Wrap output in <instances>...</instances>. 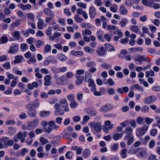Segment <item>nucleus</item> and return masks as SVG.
<instances>
[{
  "label": "nucleus",
  "mask_w": 160,
  "mask_h": 160,
  "mask_svg": "<svg viewBox=\"0 0 160 160\" xmlns=\"http://www.w3.org/2000/svg\"><path fill=\"white\" fill-rule=\"evenodd\" d=\"M14 142L13 140L9 139L7 137H2L0 138V149L7 148L13 145Z\"/></svg>",
  "instance_id": "f257e3e1"
},
{
  "label": "nucleus",
  "mask_w": 160,
  "mask_h": 160,
  "mask_svg": "<svg viewBox=\"0 0 160 160\" xmlns=\"http://www.w3.org/2000/svg\"><path fill=\"white\" fill-rule=\"evenodd\" d=\"M39 119H35L32 121L27 122L26 125H23L22 128L24 130H31L37 127L38 124Z\"/></svg>",
  "instance_id": "f03ea898"
},
{
  "label": "nucleus",
  "mask_w": 160,
  "mask_h": 160,
  "mask_svg": "<svg viewBox=\"0 0 160 160\" xmlns=\"http://www.w3.org/2000/svg\"><path fill=\"white\" fill-rule=\"evenodd\" d=\"M148 128V126L146 125L142 126L141 128H137L136 130V136L138 137L143 136L146 133Z\"/></svg>",
  "instance_id": "7ed1b4c3"
},
{
  "label": "nucleus",
  "mask_w": 160,
  "mask_h": 160,
  "mask_svg": "<svg viewBox=\"0 0 160 160\" xmlns=\"http://www.w3.org/2000/svg\"><path fill=\"white\" fill-rule=\"evenodd\" d=\"M134 153L138 157H143L146 155L147 151L143 148H136L134 150Z\"/></svg>",
  "instance_id": "20e7f679"
},
{
  "label": "nucleus",
  "mask_w": 160,
  "mask_h": 160,
  "mask_svg": "<svg viewBox=\"0 0 160 160\" xmlns=\"http://www.w3.org/2000/svg\"><path fill=\"white\" fill-rule=\"evenodd\" d=\"M57 62L55 57L52 55L48 56L44 60L43 64L45 65L48 66L50 63L55 64Z\"/></svg>",
  "instance_id": "39448f33"
},
{
  "label": "nucleus",
  "mask_w": 160,
  "mask_h": 160,
  "mask_svg": "<svg viewBox=\"0 0 160 160\" xmlns=\"http://www.w3.org/2000/svg\"><path fill=\"white\" fill-rule=\"evenodd\" d=\"M135 62L138 61L140 63H141L143 61L150 62V59L145 56H141L139 55L137 56V57L135 58Z\"/></svg>",
  "instance_id": "423d86ee"
},
{
  "label": "nucleus",
  "mask_w": 160,
  "mask_h": 160,
  "mask_svg": "<svg viewBox=\"0 0 160 160\" xmlns=\"http://www.w3.org/2000/svg\"><path fill=\"white\" fill-rule=\"evenodd\" d=\"M156 100V97L153 96H152L146 98L144 100L143 102L146 104H149L154 103Z\"/></svg>",
  "instance_id": "0eeeda50"
},
{
  "label": "nucleus",
  "mask_w": 160,
  "mask_h": 160,
  "mask_svg": "<svg viewBox=\"0 0 160 160\" xmlns=\"http://www.w3.org/2000/svg\"><path fill=\"white\" fill-rule=\"evenodd\" d=\"M19 46L15 43L12 44L10 48L9 52L13 54L17 53L18 51Z\"/></svg>",
  "instance_id": "6e6552de"
},
{
  "label": "nucleus",
  "mask_w": 160,
  "mask_h": 160,
  "mask_svg": "<svg viewBox=\"0 0 160 160\" xmlns=\"http://www.w3.org/2000/svg\"><path fill=\"white\" fill-rule=\"evenodd\" d=\"M113 108V106L109 104H107L99 108V111L100 112H105L112 110Z\"/></svg>",
  "instance_id": "1a4fd4ad"
},
{
  "label": "nucleus",
  "mask_w": 160,
  "mask_h": 160,
  "mask_svg": "<svg viewBox=\"0 0 160 160\" xmlns=\"http://www.w3.org/2000/svg\"><path fill=\"white\" fill-rule=\"evenodd\" d=\"M60 103L61 107L64 109L65 111L68 112L69 111L68 104L66 99H62L60 101Z\"/></svg>",
  "instance_id": "9d476101"
},
{
  "label": "nucleus",
  "mask_w": 160,
  "mask_h": 160,
  "mask_svg": "<svg viewBox=\"0 0 160 160\" xmlns=\"http://www.w3.org/2000/svg\"><path fill=\"white\" fill-rule=\"evenodd\" d=\"M124 141L127 142V144L130 145L134 141L133 135H126L124 138Z\"/></svg>",
  "instance_id": "9b49d317"
},
{
  "label": "nucleus",
  "mask_w": 160,
  "mask_h": 160,
  "mask_svg": "<svg viewBox=\"0 0 160 160\" xmlns=\"http://www.w3.org/2000/svg\"><path fill=\"white\" fill-rule=\"evenodd\" d=\"M67 79L64 76H61L56 80V82L59 85H64L66 83Z\"/></svg>",
  "instance_id": "f8f14e48"
},
{
  "label": "nucleus",
  "mask_w": 160,
  "mask_h": 160,
  "mask_svg": "<svg viewBox=\"0 0 160 160\" xmlns=\"http://www.w3.org/2000/svg\"><path fill=\"white\" fill-rule=\"evenodd\" d=\"M119 11L121 15H126L128 12L127 8L123 5H120Z\"/></svg>",
  "instance_id": "ddd939ff"
},
{
  "label": "nucleus",
  "mask_w": 160,
  "mask_h": 160,
  "mask_svg": "<svg viewBox=\"0 0 160 160\" xmlns=\"http://www.w3.org/2000/svg\"><path fill=\"white\" fill-rule=\"evenodd\" d=\"M96 51L98 56H103L105 54L106 50L104 47H101L98 48Z\"/></svg>",
  "instance_id": "4468645a"
},
{
  "label": "nucleus",
  "mask_w": 160,
  "mask_h": 160,
  "mask_svg": "<svg viewBox=\"0 0 160 160\" xmlns=\"http://www.w3.org/2000/svg\"><path fill=\"white\" fill-rule=\"evenodd\" d=\"M51 77L49 75H47L44 77V84L45 86H48L51 84L52 82L51 81Z\"/></svg>",
  "instance_id": "2eb2a0df"
},
{
  "label": "nucleus",
  "mask_w": 160,
  "mask_h": 160,
  "mask_svg": "<svg viewBox=\"0 0 160 160\" xmlns=\"http://www.w3.org/2000/svg\"><path fill=\"white\" fill-rule=\"evenodd\" d=\"M89 15L91 18H94L96 14V11L95 8L93 6L91 7L89 10Z\"/></svg>",
  "instance_id": "dca6fc26"
},
{
  "label": "nucleus",
  "mask_w": 160,
  "mask_h": 160,
  "mask_svg": "<svg viewBox=\"0 0 160 160\" xmlns=\"http://www.w3.org/2000/svg\"><path fill=\"white\" fill-rule=\"evenodd\" d=\"M57 59L59 61L64 62L67 59V57L64 54L62 53H59L56 56Z\"/></svg>",
  "instance_id": "f3484780"
},
{
  "label": "nucleus",
  "mask_w": 160,
  "mask_h": 160,
  "mask_svg": "<svg viewBox=\"0 0 160 160\" xmlns=\"http://www.w3.org/2000/svg\"><path fill=\"white\" fill-rule=\"evenodd\" d=\"M92 75L88 71H86L85 72L84 81L86 82H88L92 79Z\"/></svg>",
  "instance_id": "a211bd4d"
},
{
  "label": "nucleus",
  "mask_w": 160,
  "mask_h": 160,
  "mask_svg": "<svg viewBox=\"0 0 160 160\" xmlns=\"http://www.w3.org/2000/svg\"><path fill=\"white\" fill-rule=\"evenodd\" d=\"M75 77L77 78V80L76 82V84L77 85H79L81 84L84 80V76L78 75H75Z\"/></svg>",
  "instance_id": "6ab92c4d"
},
{
  "label": "nucleus",
  "mask_w": 160,
  "mask_h": 160,
  "mask_svg": "<svg viewBox=\"0 0 160 160\" xmlns=\"http://www.w3.org/2000/svg\"><path fill=\"white\" fill-rule=\"evenodd\" d=\"M18 6L21 8V9L24 10H29L31 8V6L30 4H28L26 5H24L21 3L18 4Z\"/></svg>",
  "instance_id": "aec40b11"
},
{
  "label": "nucleus",
  "mask_w": 160,
  "mask_h": 160,
  "mask_svg": "<svg viewBox=\"0 0 160 160\" xmlns=\"http://www.w3.org/2000/svg\"><path fill=\"white\" fill-rule=\"evenodd\" d=\"M50 113V112L49 111H42L40 112L39 115L41 117L45 118L49 116Z\"/></svg>",
  "instance_id": "412c9836"
},
{
  "label": "nucleus",
  "mask_w": 160,
  "mask_h": 160,
  "mask_svg": "<svg viewBox=\"0 0 160 160\" xmlns=\"http://www.w3.org/2000/svg\"><path fill=\"white\" fill-rule=\"evenodd\" d=\"M102 125L100 123L96 122L93 126L94 130L97 132H99L102 129Z\"/></svg>",
  "instance_id": "4be33fe9"
},
{
  "label": "nucleus",
  "mask_w": 160,
  "mask_h": 160,
  "mask_svg": "<svg viewBox=\"0 0 160 160\" xmlns=\"http://www.w3.org/2000/svg\"><path fill=\"white\" fill-rule=\"evenodd\" d=\"M133 129L131 126H128L125 128V132L126 135H133Z\"/></svg>",
  "instance_id": "5701e85b"
},
{
  "label": "nucleus",
  "mask_w": 160,
  "mask_h": 160,
  "mask_svg": "<svg viewBox=\"0 0 160 160\" xmlns=\"http://www.w3.org/2000/svg\"><path fill=\"white\" fill-rule=\"evenodd\" d=\"M71 55L77 57H79L82 56L83 54V52L81 51H76L74 50L72 51L71 52Z\"/></svg>",
  "instance_id": "b1692460"
},
{
  "label": "nucleus",
  "mask_w": 160,
  "mask_h": 160,
  "mask_svg": "<svg viewBox=\"0 0 160 160\" xmlns=\"http://www.w3.org/2000/svg\"><path fill=\"white\" fill-rule=\"evenodd\" d=\"M43 12L46 15L50 16H53L54 15L53 12L49 8H45L44 9Z\"/></svg>",
  "instance_id": "393cba45"
},
{
  "label": "nucleus",
  "mask_w": 160,
  "mask_h": 160,
  "mask_svg": "<svg viewBox=\"0 0 160 160\" xmlns=\"http://www.w3.org/2000/svg\"><path fill=\"white\" fill-rule=\"evenodd\" d=\"M15 59L14 61V62L15 64L20 62L22 61L23 57L22 55H17L15 57Z\"/></svg>",
  "instance_id": "a878e982"
},
{
  "label": "nucleus",
  "mask_w": 160,
  "mask_h": 160,
  "mask_svg": "<svg viewBox=\"0 0 160 160\" xmlns=\"http://www.w3.org/2000/svg\"><path fill=\"white\" fill-rule=\"evenodd\" d=\"M90 155V151L88 149L84 150L82 153V156L84 158H86Z\"/></svg>",
  "instance_id": "bb28decb"
},
{
  "label": "nucleus",
  "mask_w": 160,
  "mask_h": 160,
  "mask_svg": "<svg viewBox=\"0 0 160 160\" xmlns=\"http://www.w3.org/2000/svg\"><path fill=\"white\" fill-rule=\"evenodd\" d=\"M123 135V133L122 132L117 133L113 135V138L114 140L117 141L122 138Z\"/></svg>",
  "instance_id": "cd10ccee"
},
{
  "label": "nucleus",
  "mask_w": 160,
  "mask_h": 160,
  "mask_svg": "<svg viewBox=\"0 0 160 160\" xmlns=\"http://www.w3.org/2000/svg\"><path fill=\"white\" fill-rule=\"evenodd\" d=\"M87 113L92 116H94L96 115L97 112L94 108H91L89 109Z\"/></svg>",
  "instance_id": "c85d7f7f"
},
{
  "label": "nucleus",
  "mask_w": 160,
  "mask_h": 160,
  "mask_svg": "<svg viewBox=\"0 0 160 160\" xmlns=\"http://www.w3.org/2000/svg\"><path fill=\"white\" fill-rule=\"evenodd\" d=\"M103 32L101 31H99L97 32L96 33V36L98 39H99L101 41H103Z\"/></svg>",
  "instance_id": "c756f323"
},
{
  "label": "nucleus",
  "mask_w": 160,
  "mask_h": 160,
  "mask_svg": "<svg viewBox=\"0 0 160 160\" xmlns=\"http://www.w3.org/2000/svg\"><path fill=\"white\" fill-rule=\"evenodd\" d=\"M128 22V20L126 18H123L121 21L120 22V26L121 27H123L125 26Z\"/></svg>",
  "instance_id": "7c9ffc66"
},
{
  "label": "nucleus",
  "mask_w": 160,
  "mask_h": 160,
  "mask_svg": "<svg viewBox=\"0 0 160 160\" xmlns=\"http://www.w3.org/2000/svg\"><path fill=\"white\" fill-rule=\"evenodd\" d=\"M61 34L60 32H55L52 36L49 37L51 40L52 41H53L57 38L60 37L61 36Z\"/></svg>",
  "instance_id": "2f4dec72"
},
{
  "label": "nucleus",
  "mask_w": 160,
  "mask_h": 160,
  "mask_svg": "<svg viewBox=\"0 0 160 160\" xmlns=\"http://www.w3.org/2000/svg\"><path fill=\"white\" fill-rule=\"evenodd\" d=\"M127 150L126 149H123L121 151L120 156L123 159L126 158L127 156Z\"/></svg>",
  "instance_id": "473e14b6"
},
{
  "label": "nucleus",
  "mask_w": 160,
  "mask_h": 160,
  "mask_svg": "<svg viewBox=\"0 0 160 160\" xmlns=\"http://www.w3.org/2000/svg\"><path fill=\"white\" fill-rule=\"evenodd\" d=\"M96 63L94 61H92L86 63V66L88 68H90L96 66Z\"/></svg>",
  "instance_id": "72a5a7b5"
},
{
  "label": "nucleus",
  "mask_w": 160,
  "mask_h": 160,
  "mask_svg": "<svg viewBox=\"0 0 160 160\" xmlns=\"http://www.w3.org/2000/svg\"><path fill=\"white\" fill-rule=\"evenodd\" d=\"M44 22L42 19H39V21L37 22V27L38 29H43Z\"/></svg>",
  "instance_id": "f704fd0d"
},
{
  "label": "nucleus",
  "mask_w": 160,
  "mask_h": 160,
  "mask_svg": "<svg viewBox=\"0 0 160 160\" xmlns=\"http://www.w3.org/2000/svg\"><path fill=\"white\" fill-rule=\"evenodd\" d=\"M127 53V51L126 50H122L121 51V52L119 54L118 56L121 58H125Z\"/></svg>",
  "instance_id": "c9c22d12"
},
{
  "label": "nucleus",
  "mask_w": 160,
  "mask_h": 160,
  "mask_svg": "<svg viewBox=\"0 0 160 160\" xmlns=\"http://www.w3.org/2000/svg\"><path fill=\"white\" fill-rule=\"evenodd\" d=\"M70 132L65 128L62 133L63 137L64 138H68L69 136Z\"/></svg>",
  "instance_id": "e433bc0d"
},
{
  "label": "nucleus",
  "mask_w": 160,
  "mask_h": 160,
  "mask_svg": "<svg viewBox=\"0 0 160 160\" xmlns=\"http://www.w3.org/2000/svg\"><path fill=\"white\" fill-rule=\"evenodd\" d=\"M17 136L18 138L20 140L21 142H24L25 139L23 137V133L21 132H19L17 133Z\"/></svg>",
  "instance_id": "4c0bfd02"
},
{
  "label": "nucleus",
  "mask_w": 160,
  "mask_h": 160,
  "mask_svg": "<svg viewBox=\"0 0 160 160\" xmlns=\"http://www.w3.org/2000/svg\"><path fill=\"white\" fill-rule=\"evenodd\" d=\"M8 133L11 135H12L15 134L17 130V129L15 128H12L10 127L8 128Z\"/></svg>",
  "instance_id": "58836bf2"
},
{
  "label": "nucleus",
  "mask_w": 160,
  "mask_h": 160,
  "mask_svg": "<svg viewBox=\"0 0 160 160\" xmlns=\"http://www.w3.org/2000/svg\"><path fill=\"white\" fill-rule=\"evenodd\" d=\"M118 8V6L116 4H114L110 7V10L113 12H117Z\"/></svg>",
  "instance_id": "ea45409f"
},
{
  "label": "nucleus",
  "mask_w": 160,
  "mask_h": 160,
  "mask_svg": "<svg viewBox=\"0 0 160 160\" xmlns=\"http://www.w3.org/2000/svg\"><path fill=\"white\" fill-rule=\"evenodd\" d=\"M101 66L102 68H105L107 69H108L112 67L111 65L106 63H102Z\"/></svg>",
  "instance_id": "a19ab883"
},
{
  "label": "nucleus",
  "mask_w": 160,
  "mask_h": 160,
  "mask_svg": "<svg viewBox=\"0 0 160 160\" xmlns=\"http://www.w3.org/2000/svg\"><path fill=\"white\" fill-rule=\"evenodd\" d=\"M73 153L71 151H68L65 154V157L66 158L71 159L73 157Z\"/></svg>",
  "instance_id": "79ce46f5"
},
{
  "label": "nucleus",
  "mask_w": 160,
  "mask_h": 160,
  "mask_svg": "<svg viewBox=\"0 0 160 160\" xmlns=\"http://www.w3.org/2000/svg\"><path fill=\"white\" fill-rule=\"evenodd\" d=\"M20 48L21 51H24L28 49V46L26 44L22 43L21 44Z\"/></svg>",
  "instance_id": "37998d69"
},
{
  "label": "nucleus",
  "mask_w": 160,
  "mask_h": 160,
  "mask_svg": "<svg viewBox=\"0 0 160 160\" xmlns=\"http://www.w3.org/2000/svg\"><path fill=\"white\" fill-rule=\"evenodd\" d=\"M36 62V60L35 56H32L27 61V62L28 64H31L32 63Z\"/></svg>",
  "instance_id": "c03bdc74"
},
{
  "label": "nucleus",
  "mask_w": 160,
  "mask_h": 160,
  "mask_svg": "<svg viewBox=\"0 0 160 160\" xmlns=\"http://www.w3.org/2000/svg\"><path fill=\"white\" fill-rule=\"evenodd\" d=\"M130 119H129L120 123V125L123 127H126L128 126L130 124Z\"/></svg>",
  "instance_id": "a18cd8bd"
},
{
  "label": "nucleus",
  "mask_w": 160,
  "mask_h": 160,
  "mask_svg": "<svg viewBox=\"0 0 160 160\" xmlns=\"http://www.w3.org/2000/svg\"><path fill=\"white\" fill-rule=\"evenodd\" d=\"M51 49V46L49 44H47L44 46V50L45 53H48L50 51Z\"/></svg>",
  "instance_id": "49530a36"
},
{
  "label": "nucleus",
  "mask_w": 160,
  "mask_h": 160,
  "mask_svg": "<svg viewBox=\"0 0 160 160\" xmlns=\"http://www.w3.org/2000/svg\"><path fill=\"white\" fill-rule=\"evenodd\" d=\"M105 46L107 48V50L109 51H114L115 50V48L112 46L108 44H105Z\"/></svg>",
  "instance_id": "de8ad7c7"
},
{
  "label": "nucleus",
  "mask_w": 160,
  "mask_h": 160,
  "mask_svg": "<svg viewBox=\"0 0 160 160\" xmlns=\"http://www.w3.org/2000/svg\"><path fill=\"white\" fill-rule=\"evenodd\" d=\"M92 33L91 31L86 29L85 31H82V34L83 36H85L86 35H90Z\"/></svg>",
  "instance_id": "09e8293b"
},
{
  "label": "nucleus",
  "mask_w": 160,
  "mask_h": 160,
  "mask_svg": "<svg viewBox=\"0 0 160 160\" xmlns=\"http://www.w3.org/2000/svg\"><path fill=\"white\" fill-rule=\"evenodd\" d=\"M130 30L135 33H137L139 29L137 26L134 25L131 26L130 28Z\"/></svg>",
  "instance_id": "8fccbe9b"
},
{
  "label": "nucleus",
  "mask_w": 160,
  "mask_h": 160,
  "mask_svg": "<svg viewBox=\"0 0 160 160\" xmlns=\"http://www.w3.org/2000/svg\"><path fill=\"white\" fill-rule=\"evenodd\" d=\"M33 106L35 108H38L39 107L40 103L39 102V99L38 98L36 99L35 100L32 102Z\"/></svg>",
  "instance_id": "3c124183"
},
{
  "label": "nucleus",
  "mask_w": 160,
  "mask_h": 160,
  "mask_svg": "<svg viewBox=\"0 0 160 160\" xmlns=\"http://www.w3.org/2000/svg\"><path fill=\"white\" fill-rule=\"evenodd\" d=\"M145 120L147 124L150 125L152 122L154 121V119L153 118L147 117L145 118Z\"/></svg>",
  "instance_id": "603ef678"
},
{
  "label": "nucleus",
  "mask_w": 160,
  "mask_h": 160,
  "mask_svg": "<svg viewBox=\"0 0 160 160\" xmlns=\"http://www.w3.org/2000/svg\"><path fill=\"white\" fill-rule=\"evenodd\" d=\"M18 88H20L21 89L22 92H24L25 89V85L22 83L20 82H19L18 84Z\"/></svg>",
  "instance_id": "864d4df0"
},
{
  "label": "nucleus",
  "mask_w": 160,
  "mask_h": 160,
  "mask_svg": "<svg viewBox=\"0 0 160 160\" xmlns=\"http://www.w3.org/2000/svg\"><path fill=\"white\" fill-rule=\"evenodd\" d=\"M149 109V108L148 106L145 105L141 108V110L143 112L146 113L148 112Z\"/></svg>",
  "instance_id": "5fc2aeb1"
},
{
  "label": "nucleus",
  "mask_w": 160,
  "mask_h": 160,
  "mask_svg": "<svg viewBox=\"0 0 160 160\" xmlns=\"http://www.w3.org/2000/svg\"><path fill=\"white\" fill-rule=\"evenodd\" d=\"M77 5L79 7L82 8L84 9H86L87 8V4L82 2H78Z\"/></svg>",
  "instance_id": "6e6d98bb"
},
{
  "label": "nucleus",
  "mask_w": 160,
  "mask_h": 160,
  "mask_svg": "<svg viewBox=\"0 0 160 160\" xmlns=\"http://www.w3.org/2000/svg\"><path fill=\"white\" fill-rule=\"evenodd\" d=\"M137 122L139 124L142 125L144 123V119L141 117H139L136 119Z\"/></svg>",
  "instance_id": "4d7b16f0"
},
{
  "label": "nucleus",
  "mask_w": 160,
  "mask_h": 160,
  "mask_svg": "<svg viewBox=\"0 0 160 160\" xmlns=\"http://www.w3.org/2000/svg\"><path fill=\"white\" fill-rule=\"evenodd\" d=\"M145 74L146 77L147 78L149 76H154V72L152 70L146 71Z\"/></svg>",
  "instance_id": "13d9d810"
},
{
  "label": "nucleus",
  "mask_w": 160,
  "mask_h": 160,
  "mask_svg": "<svg viewBox=\"0 0 160 160\" xmlns=\"http://www.w3.org/2000/svg\"><path fill=\"white\" fill-rule=\"evenodd\" d=\"M3 67L5 68L9 69L11 68V65L9 62H6L2 65Z\"/></svg>",
  "instance_id": "bf43d9fd"
},
{
  "label": "nucleus",
  "mask_w": 160,
  "mask_h": 160,
  "mask_svg": "<svg viewBox=\"0 0 160 160\" xmlns=\"http://www.w3.org/2000/svg\"><path fill=\"white\" fill-rule=\"evenodd\" d=\"M78 105V103H76L75 100H72L71 101L70 104V106L72 108H74L75 107H77Z\"/></svg>",
  "instance_id": "052dcab7"
},
{
  "label": "nucleus",
  "mask_w": 160,
  "mask_h": 160,
  "mask_svg": "<svg viewBox=\"0 0 160 160\" xmlns=\"http://www.w3.org/2000/svg\"><path fill=\"white\" fill-rule=\"evenodd\" d=\"M157 133L158 131L156 129H152L150 131V135L152 136H155L157 135Z\"/></svg>",
  "instance_id": "680f3d73"
},
{
  "label": "nucleus",
  "mask_w": 160,
  "mask_h": 160,
  "mask_svg": "<svg viewBox=\"0 0 160 160\" xmlns=\"http://www.w3.org/2000/svg\"><path fill=\"white\" fill-rule=\"evenodd\" d=\"M8 41V38L5 36H2L0 39V41L2 43L4 44Z\"/></svg>",
  "instance_id": "e2e57ef3"
},
{
  "label": "nucleus",
  "mask_w": 160,
  "mask_h": 160,
  "mask_svg": "<svg viewBox=\"0 0 160 160\" xmlns=\"http://www.w3.org/2000/svg\"><path fill=\"white\" fill-rule=\"evenodd\" d=\"M40 142L41 143L43 144H46L48 142V140L44 137H41L39 139Z\"/></svg>",
  "instance_id": "0e129e2a"
},
{
  "label": "nucleus",
  "mask_w": 160,
  "mask_h": 160,
  "mask_svg": "<svg viewBox=\"0 0 160 160\" xmlns=\"http://www.w3.org/2000/svg\"><path fill=\"white\" fill-rule=\"evenodd\" d=\"M84 49L86 52H88L90 53H92L94 52V50L93 49H91L89 47H84Z\"/></svg>",
  "instance_id": "69168bd1"
},
{
  "label": "nucleus",
  "mask_w": 160,
  "mask_h": 160,
  "mask_svg": "<svg viewBox=\"0 0 160 160\" xmlns=\"http://www.w3.org/2000/svg\"><path fill=\"white\" fill-rule=\"evenodd\" d=\"M130 124L131 126L135 128L137 126V123L136 122V121L135 120H132V119H130Z\"/></svg>",
  "instance_id": "338daca9"
},
{
  "label": "nucleus",
  "mask_w": 160,
  "mask_h": 160,
  "mask_svg": "<svg viewBox=\"0 0 160 160\" xmlns=\"http://www.w3.org/2000/svg\"><path fill=\"white\" fill-rule=\"evenodd\" d=\"M155 118L157 121L156 125L160 129V116H156Z\"/></svg>",
  "instance_id": "774afa93"
}]
</instances>
